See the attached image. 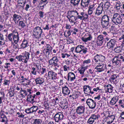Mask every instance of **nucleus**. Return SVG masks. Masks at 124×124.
Here are the masks:
<instances>
[{
	"mask_svg": "<svg viewBox=\"0 0 124 124\" xmlns=\"http://www.w3.org/2000/svg\"><path fill=\"white\" fill-rule=\"evenodd\" d=\"M43 32L41 27L37 26L34 28L33 32V37L34 38L39 39L41 37V34Z\"/></svg>",
	"mask_w": 124,
	"mask_h": 124,
	"instance_id": "obj_1",
	"label": "nucleus"
},
{
	"mask_svg": "<svg viewBox=\"0 0 124 124\" xmlns=\"http://www.w3.org/2000/svg\"><path fill=\"white\" fill-rule=\"evenodd\" d=\"M30 55L29 53L26 52L23 56L20 55L19 56H16V58L20 62L22 61L23 62L26 63L29 59Z\"/></svg>",
	"mask_w": 124,
	"mask_h": 124,
	"instance_id": "obj_2",
	"label": "nucleus"
},
{
	"mask_svg": "<svg viewBox=\"0 0 124 124\" xmlns=\"http://www.w3.org/2000/svg\"><path fill=\"white\" fill-rule=\"evenodd\" d=\"M112 20L113 22L116 25L120 23L122 21V18L120 15L117 13L114 14Z\"/></svg>",
	"mask_w": 124,
	"mask_h": 124,
	"instance_id": "obj_3",
	"label": "nucleus"
},
{
	"mask_svg": "<svg viewBox=\"0 0 124 124\" xmlns=\"http://www.w3.org/2000/svg\"><path fill=\"white\" fill-rule=\"evenodd\" d=\"M87 49L82 45L77 46L75 49V52L77 53H80L81 54H85L87 52Z\"/></svg>",
	"mask_w": 124,
	"mask_h": 124,
	"instance_id": "obj_4",
	"label": "nucleus"
},
{
	"mask_svg": "<svg viewBox=\"0 0 124 124\" xmlns=\"http://www.w3.org/2000/svg\"><path fill=\"white\" fill-rule=\"evenodd\" d=\"M59 60L56 56H54L48 61V63L49 65L53 66L54 67H59L58 64Z\"/></svg>",
	"mask_w": 124,
	"mask_h": 124,
	"instance_id": "obj_5",
	"label": "nucleus"
},
{
	"mask_svg": "<svg viewBox=\"0 0 124 124\" xmlns=\"http://www.w3.org/2000/svg\"><path fill=\"white\" fill-rule=\"evenodd\" d=\"M54 118L55 122L60 123L63 119L64 115L61 112H58L55 115Z\"/></svg>",
	"mask_w": 124,
	"mask_h": 124,
	"instance_id": "obj_6",
	"label": "nucleus"
},
{
	"mask_svg": "<svg viewBox=\"0 0 124 124\" xmlns=\"http://www.w3.org/2000/svg\"><path fill=\"white\" fill-rule=\"evenodd\" d=\"M100 116V115L98 114H94L92 115L87 121L88 123L89 124H93L96 120L98 119Z\"/></svg>",
	"mask_w": 124,
	"mask_h": 124,
	"instance_id": "obj_7",
	"label": "nucleus"
},
{
	"mask_svg": "<svg viewBox=\"0 0 124 124\" xmlns=\"http://www.w3.org/2000/svg\"><path fill=\"white\" fill-rule=\"evenodd\" d=\"M91 87L88 85H85L83 87L84 91V93L88 96H91L94 92L91 91Z\"/></svg>",
	"mask_w": 124,
	"mask_h": 124,
	"instance_id": "obj_8",
	"label": "nucleus"
},
{
	"mask_svg": "<svg viewBox=\"0 0 124 124\" xmlns=\"http://www.w3.org/2000/svg\"><path fill=\"white\" fill-rule=\"evenodd\" d=\"M98 64L97 65L95 69L97 70L96 71L99 72L103 71L106 69V65L104 64L98 62Z\"/></svg>",
	"mask_w": 124,
	"mask_h": 124,
	"instance_id": "obj_9",
	"label": "nucleus"
},
{
	"mask_svg": "<svg viewBox=\"0 0 124 124\" xmlns=\"http://www.w3.org/2000/svg\"><path fill=\"white\" fill-rule=\"evenodd\" d=\"M86 102L90 108L92 109L95 108L96 102L92 99H88L87 100Z\"/></svg>",
	"mask_w": 124,
	"mask_h": 124,
	"instance_id": "obj_10",
	"label": "nucleus"
},
{
	"mask_svg": "<svg viewBox=\"0 0 124 124\" xmlns=\"http://www.w3.org/2000/svg\"><path fill=\"white\" fill-rule=\"evenodd\" d=\"M104 56L101 55H98L97 54L94 57V60L96 62H103L105 59Z\"/></svg>",
	"mask_w": 124,
	"mask_h": 124,
	"instance_id": "obj_11",
	"label": "nucleus"
},
{
	"mask_svg": "<svg viewBox=\"0 0 124 124\" xmlns=\"http://www.w3.org/2000/svg\"><path fill=\"white\" fill-rule=\"evenodd\" d=\"M103 3H101L96 8L95 15L99 16L101 14L103 10Z\"/></svg>",
	"mask_w": 124,
	"mask_h": 124,
	"instance_id": "obj_12",
	"label": "nucleus"
},
{
	"mask_svg": "<svg viewBox=\"0 0 124 124\" xmlns=\"http://www.w3.org/2000/svg\"><path fill=\"white\" fill-rule=\"evenodd\" d=\"M116 42L117 41L116 39H111L107 43V47L109 48H113L114 46L116 45Z\"/></svg>",
	"mask_w": 124,
	"mask_h": 124,
	"instance_id": "obj_13",
	"label": "nucleus"
},
{
	"mask_svg": "<svg viewBox=\"0 0 124 124\" xmlns=\"http://www.w3.org/2000/svg\"><path fill=\"white\" fill-rule=\"evenodd\" d=\"M104 41V38L102 35H100L98 36L96 40V43L97 45L101 46Z\"/></svg>",
	"mask_w": 124,
	"mask_h": 124,
	"instance_id": "obj_14",
	"label": "nucleus"
},
{
	"mask_svg": "<svg viewBox=\"0 0 124 124\" xmlns=\"http://www.w3.org/2000/svg\"><path fill=\"white\" fill-rule=\"evenodd\" d=\"M13 20L14 21L15 24H17L18 22L22 18L21 16L18 14H17L15 13L13 15Z\"/></svg>",
	"mask_w": 124,
	"mask_h": 124,
	"instance_id": "obj_15",
	"label": "nucleus"
},
{
	"mask_svg": "<svg viewBox=\"0 0 124 124\" xmlns=\"http://www.w3.org/2000/svg\"><path fill=\"white\" fill-rule=\"evenodd\" d=\"M57 74L52 71H49L48 73V76L49 78L54 80L56 79Z\"/></svg>",
	"mask_w": 124,
	"mask_h": 124,
	"instance_id": "obj_16",
	"label": "nucleus"
},
{
	"mask_svg": "<svg viewBox=\"0 0 124 124\" xmlns=\"http://www.w3.org/2000/svg\"><path fill=\"white\" fill-rule=\"evenodd\" d=\"M85 110L84 107L80 106L77 108L76 111L78 114L81 115L84 113Z\"/></svg>",
	"mask_w": 124,
	"mask_h": 124,
	"instance_id": "obj_17",
	"label": "nucleus"
},
{
	"mask_svg": "<svg viewBox=\"0 0 124 124\" xmlns=\"http://www.w3.org/2000/svg\"><path fill=\"white\" fill-rule=\"evenodd\" d=\"M18 6L20 8H22L24 9V7L26 3V0H18L17 1Z\"/></svg>",
	"mask_w": 124,
	"mask_h": 124,
	"instance_id": "obj_18",
	"label": "nucleus"
},
{
	"mask_svg": "<svg viewBox=\"0 0 124 124\" xmlns=\"http://www.w3.org/2000/svg\"><path fill=\"white\" fill-rule=\"evenodd\" d=\"M13 39L14 43L15 44H17L19 40V34L18 32L15 33V34L14 33L13 36Z\"/></svg>",
	"mask_w": 124,
	"mask_h": 124,
	"instance_id": "obj_19",
	"label": "nucleus"
},
{
	"mask_svg": "<svg viewBox=\"0 0 124 124\" xmlns=\"http://www.w3.org/2000/svg\"><path fill=\"white\" fill-rule=\"evenodd\" d=\"M113 87L110 84H108L105 87V90L106 92L111 93L113 91Z\"/></svg>",
	"mask_w": 124,
	"mask_h": 124,
	"instance_id": "obj_20",
	"label": "nucleus"
},
{
	"mask_svg": "<svg viewBox=\"0 0 124 124\" xmlns=\"http://www.w3.org/2000/svg\"><path fill=\"white\" fill-rule=\"evenodd\" d=\"M29 46V42L26 39H24L20 45L21 48L24 49Z\"/></svg>",
	"mask_w": 124,
	"mask_h": 124,
	"instance_id": "obj_21",
	"label": "nucleus"
},
{
	"mask_svg": "<svg viewBox=\"0 0 124 124\" xmlns=\"http://www.w3.org/2000/svg\"><path fill=\"white\" fill-rule=\"evenodd\" d=\"M90 0H82L81 5L83 7H87L89 5Z\"/></svg>",
	"mask_w": 124,
	"mask_h": 124,
	"instance_id": "obj_22",
	"label": "nucleus"
},
{
	"mask_svg": "<svg viewBox=\"0 0 124 124\" xmlns=\"http://www.w3.org/2000/svg\"><path fill=\"white\" fill-rule=\"evenodd\" d=\"M62 93L64 94L67 95L70 94V90L66 86L63 87L62 88Z\"/></svg>",
	"mask_w": 124,
	"mask_h": 124,
	"instance_id": "obj_23",
	"label": "nucleus"
},
{
	"mask_svg": "<svg viewBox=\"0 0 124 124\" xmlns=\"http://www.w3.org/2000/svg\"><path fill=\"white\" fill-rule=\"evenodd\" d=\"M109 22L101 21L102 26L103 28L105 29H108Z\"/></svg>",
	"mask_w": 124,
	"mask_h": 124,
	"instance_id": "obj_24",
	"label": "nucleus"
},
{
	"mask_svg": "<svg viewBox=\"0 0 124 124\" xmlns=\"http://www.w3.org/2000/svg\"><path fill=\"white\" fill-rule=\"evenodd\" d=\"M92 38V37L91 35L89 34L88 35V37L87 38H85L82 37L81 38V39L83 42H86L88 41L91 40Z\"/></svg>",
	"mask_w": 124,
	"mask_h": 124,
	"instance_id": "obj_25",
	"label": "nucleus"
},
{
	"mask_svg": "<svg viewBox=\"0 0 124 124\" xmlns=\"http://www.w3.org/2000/svg\"><path fill=\"white\" fill-rule=\"evenodd\" d=\"M68 80L70 79V81H72L75 79V76L74 74L72 72H70L68 74Z\"/></svg>",
	"mask_w": 124,
	"mask_h": 124,
	"instance_id": "obj_26",
	"label": "nucleus"
},
{
	"mask_svg": "<svg viewBox=\"0 0 124 124\" xmlns=\"http://www.w3.org/2000/svg\"><path fill=\"white\" fill-rule=\"evenodd\" d=\"M35 81L36 84H39L40 85L42 84L44 82V79L42 78H39L36 79Z\"/></svg>",
	"mask_w": 124,
	"mask_h": 124,
	"instance_id": "obj_27",
	"label": "nucleus"
},
{
	"mask_svg": "<svg viewBox=\"0 0 124 124\" xmlns=\"http://www.w3.org/2000/svg\"><path fill=\"white\" fill-rule=\"evenodd\" d=\"M117 56H115L112 60V62L115 65H118L120 62L119 59H117Z\"/></svg>",
	"mask_w": 124,
	"mask_h": 124,
	"instance_id": "obj_28",
	"label": "nucleus"
},
{
	"mask_svg": "<svg viewBox=\"0 0 124 124\" xmlns=\"http://www.w3.org/2000/svg\"><path fill=\"white\" fill-rule=\"evenodd\" d=\"M110 3L108 1H107L104 4V8L105 11L108 10L110 7Z\"/></svg>",
	"mask_w": 124,
	"mask_h": 124,
	"instance_id": "obj_29",
	"label": "nucleus"
},
{
	"mask_svg": "<svg viewBox=\"0 0 124 124\" xmlns=\"http://www.w3.org/2000/svg\"><path fill=\"white\" fill-rule=\"evenodd\" d=\"M67 17L69 19V21L71 23L74 22L77 19V17L76 16H75L73 15L70 16L69 17L67 16Z\"/></svg>",
	"mask_w": 124,
	"mask_h": 124,
	"instance_id": "obj_30",
	"label": "nucleus"
},
{
	"mask_svg": "<svg viewBox=\"0 0 124 124\" xmlns=\"http://www.w3.org/2000/svg\"><path fill=\"white\" fill-rule=\"evenodd\" d=\"M37 97V96H36V94H34L32 95L28 94V99H29V100L31 101L33 103L35 102L34 99L36 97Z\"/></svg>",
	"mask_w": 124,
	"mask_h": 124,
	"instance_id": "obj_31",
	"label": "nucleus"
},
{
	"mask_svg": "<svg viewBox=\"0 0 124 124\" xmlns=\"http://www.w3.org/2000/svg\"><path fill=\"white\" fill-rule=\"evenodd\" d=\"M118 100V98L116 97L112 98L110 102V104L113 105L116 104Z\"/></svg>",
	"mask_w": 124,
	"mask_h": 124,
	"instance_id": "obj_32",
	"label": "nucleus"
},
{
	"mask_svg": "<svg viewBox=\"0 0 124 124\" xmlns=\"http://www.w3.org/2000/svg\"><path fill=\"white\" fill-rule=\"evenodd\" d=\"M101 21L109 22V17L108 15H105L102 17L101 19Z\"/></svg>",
	"mask_w": 124,
	"mask_h": 124,
	"instance_id": "obj_33",
	"label": "nucleus"
},
{
	"mask_svg": "<svg viewBox=\"0 0 124 124\" xmlns=\"http://www.w3.org/2000/svg\"><path fill=\"white\" fill-rule=\"evenodd\" d=\"M115 116L113 115L108 116L106 118V119L109 121L111 123H112L115 119Z\"/></svg>",
	"mask_w": 124,
	"mask_h": 124,
	"instance_id": "obj_34",
	"label": "nucleus"
},
{
	"mask_svg": "<svg viewBox=\"0 0 124 124\" xmlns=\"http://www.w3.org/2000/svg\"><path fill=\"white\" fill-rule=\"evenodd\" d=\"M19 22H18V26L21 27L23 28H24L26 26V25L24 22L23 21H19Z\"/></svg>",
	"mask_w": 124,
	"mask_h": 124,
	"instance_id": "obj_35",
	"label": "nucleus"
},
{
	"mask_svg": "<svg viewBox=\"0 0 124 124\" xmlns=\"http://www.w3.org/2000/svg\"><path fill=\"white\" fill-rule=\"evenodd\" d=\"M32 113L37 111L38 109V107L37 106H33L30 108Z\"/></svg>",
	"mask_w": 124,
	"mask_h": 124,
	"instance_id": "obj_36",
	"label": "nucleus"
},
{
	"mask_svg": "<svg viewBox=\"0 0 124 124\" xmlns=\"http://www.w3.org/2000/svg\"><path fill=\"white\" fill-rule=\"evenodd\" d=\"M33 124H41L42 122V121L39 119H35L33 120Z\"/></svg>",
	"mask_w": 124,
	"mask_h": 124,
	"instance_id": "obj_37",
	"label": "nucleus"
},
{
	"mask_svg": "<svg viewBox=\"0 0 124 124\" xmlns=\"http://www.w3.org/2000/svg\"><path fill=\"white\" fill-rule=\"evenodd\" d=\"M80 0H71L70 2L74 6L78 5Z\"/></svg>",
	"mask_w": 124,
	"mask_h": 124,
	"instance_id": "obj_38",
	"label": "nucleus"
},
{
	"mask_svg": "<svg viewBox=\"0 0 124 124\" xmlns=\"http://www.w3.org/2000/svg\"><path fill=\"white\" fill-rule=\"evenodd\" d=\"M122 49L120 46H117L115 48L114 50L117 53H119L121 51Z\"/></svg>",
	"mask_w": 124,
	"mask_h": 124,
	"instance_id": "obj_39",
	"label": "nucleus"
},
{
	"mask_svg": "<svg viewBox=\"0 0 124 124\" xmlns=\"http://www.w3.org/2000/svg\"><path fill=\"white\" fill-rule=\"evenodd\" d=\"M11 44V46H13V48L11 49L12 50V51H14L15 49L18 48V47L19 45L18 44L16 45L13 42H12Z\"/></svg>",
	"mask_w": 124,
	"mask_h": 124,
	"instance_id": "obj_40",
	"label": "nucleus"
},
{
	"mask_svg": "<svg viewBox=\"0 0 124 124\" xmlns=\"http://www.w3.org/2000/svg\"><path fill=\"white\" fill-rule=\"evenodd\" d=\"M14 33H11L9 34L8 36V38L9 41H10L12 43V37H13V36Z\"/></svg>",
	"mask_w": 124,
	"mask_h": 124,
	"instance_id": "obj_41",
	"label": "nucleus"
},
{
	"mask_svg": "<svg viewBox=\"0 0 124 124\" xmlns=\"http://www.w3.org/2000/svg\"><path fill=\"white\" fill-rule=\"evenodd\" d=\"M71 33L70 31L69 30L65 31L64 32V35L66 37H69Z\"/></svg>",
	"mask_w": 124,
	"mask_h": 124,
	"instance_id": "obj_42",
	"label": "nucleus"
},
{
	"mask_svg": "<svg viewBox=\"0 0 124 124\" xmlns=\"http://www.w3.org/2000/svg\"><path fill=\"white\" fill-rule=\"evenodd\" d=\"M41 2V1L40 2L39 4V5H43L42 6H40L39 7L40 8H41V10L43 9L44 8V6H45L46 4L48 2H43L42 3H41V4H40Z\"/></svg>",
	"mask_w": 124,
	"mask_h": 124,
	"instance_id": "obj_43",
	"label": "nucleus"
},
{
	"mask_svg": "<svg viewBox=\"0 0 124 124\" xmlns=\"http://www.w3.org/2000/svg\"><path fill=\"white\" fill-rule=\"evenodd\" d=\"M117 77H118V75L114 74L111 76L110 79L112 80L113 81L117 78Z\"/></svg>",
	"mask_w": 124,
	"mask_h": 124,
	"instance_id": "obj_44",
	"label": "nucleus"
},
{
	"mask_svg": "<svg viewBox=\"0 0 124 124\" xmlns=\"http://www.w3.org/2000/svg\"><path fill=\"white\" fill-rule=\"evenodd\" d=\"M44 12L41 11H40L39 12L38 14L39 16L41 18H43L44 16Z\"/></svg>",
	"mask_w": 124,
	"mask_h": 124,
	"instance_id": "obj_45",
	"label": "nucleus"
},
{
	"mask_svg": "<svg viewBox=\"0 0 124 124\" xmlns=\"http://www.w3.org/2000/svg\"><path fill=\"white\" fill-rule=\"evenodd\" d=\"M119 103L121 105V107L122 108H124V100H120L119 101Z\"/></svg>",
	"mask_w": 124,
	"mask_h": 124,
	"instance_id": "obj_46",
	"label": "nucleus"
},
{
	"mask_svg": "<svg viewBox=\"0 0 124 124\" xmlns=\"http://www.w3.org/2000/svg\"><path fill=\"white\" fill-rule=\"evenodd\" d=\"M46 72V69L45 68H42L41 69V70L39 74H43L44 73Z\"/></svg>",
	"mask_w": 124,
	"mask_h": 124,
	"instance_id": "obj_47",
	"label": "nucleus"
},
{
	"mask_svg": "<svg viewBox=\"0 0 124 124\" xmlns=\"http://www.w3.org/2000/svg\"><path fill=\"white\" fill-rule=\"evenodd\" d=\"M17 114L18 115V117L19 118H24V115L23 114L21 113L17 112Z\"/></svg>",
	"mask_w": 124,
	"mask_h": 124,
	"instance_id": "obj_48",
	"label": "nucleus"
},
{
	"mask_svg": "<svg viewBox=\"0 0 124 124\" xmlns=\"http://www.w3.org/2000/svg\"><path fill=\"white\" fill-rule=\"evenodd\" d=\"M95 5L94 4L90 5L89 8V9L93 11L95 10Z\"/></svg>",
	"mask_w": 124,
	"mask_h": 124,
	"instance_id": "obj_49",
	"label": "nucleus"
},
{
	"mask_svg": "<svg viewBox=\"0 0 124 124\" xmlns=\"http://www.w3.org/2000/svg\"><path fill=\"white\" fill-rule=\"evenodd\" d=\"M4 92H0V99L2 100L4 96Z\"/></svg>",
	"mask_w": 124,
	"mask_h": 124,
	"instance_id": "obj_50",
	"label": "nucleus"
},
{
	"mask_svg": "<svg viewBox=\"0 0 124 124\" xmlns=\"http://www.w3.org/2000/svg\"><path fill=\"white\" fill-rule=\"evenodd\" d=\"M25 111L26 113L28 114L32 113L30 108H26L25 109Z\"/></svg>",
	"mask_w": 124,
	"mask_h": 124,
	"instance_id": "obj_51",
	"label": "nucleus"
},
{
	"mask_svg": "<svg viewBox=\"0 0 124 124\" xmlns=\"http://www.w3.org/2000/svg\"><path fill=\"white\" fill-rule=\"evenodd\" d=\"M9 96L10 97H12L13 96L14 94V91H10L9 93Z\"/></svg>",
	"mask_w": 124,
	"mask_h": 124,
	"instance_id": "obj_52",
	"label": "nucleus"
},
{
	"mask_svg": "<svg viewBox=\"0 0 124 124\" xmlns=\"http://www.w3.org/2000/svg\"><path fill=\"white\" fill-rule=\"evenodd\" d=\"M30 3L26 4V6L24 9L26 11H27L28 10V9L30 8Z\"/></svg>",
	"mask_w": 124,
	"mask_h": 124,
	"instance_id": "obj_53",
	"label": "nucleus"
},
{
	"mask_svg": "<svg viewBox=\"0 0 124 124\" xmlns=\"http://www.w3.org/2000/svg\"><path fill=\"white\" fill-rule=\"evenodd\" d=\"M36 67H37V71L39 73H40V72L41 69V66L39 65L37 66L36 65Z\"/></svg>",
	"mask_w": 124,
	"mask_h": 124,
	"instance_id": "obj_54",
	"label": "nucleus"
},
{
	"mask_svg": "<svg viewBox=\"0 0 124 124\" xmlns=\"http://www.w3.org/2000/svg\"><path fill=\"white\" fill-rule=\"evenodd\" d=\"M2 111L1 112L0 114V117L2 119H7L6 116L3 113H2Z\"/></svg>",
	"mask_w": 124,
	"mask_h": 124,
	"instance_id": "obj_55",
	"label": "nucleus"
},
{
	"mask_svg": "<svg viewBox=\"0 0 124 124\" xmlns=\"http://www.w3.org/2000/svg\"><path fill=\"white\" fill-rule=\"evenodd\" d=\"M47 50L48 51H51L52 49V47L49 45H47L46 46Z\"/></svg>",
	"mask_w": 124,
	"mask_h": 124,
	"instance_id": "obj_56",
	"label": "nucleus"
},
{
	"mask_svg": "<svg viewBox=\"0 0 124 124\" xmlns=\"http://www.w3.org/2000/svg\"><path fill=\"white\" fill-rule=\"evenodd\" d=\"M37 113H38V115L41 114L42 113H43L45 112V111L44 110H41L40 109H38L37 110Z\"/></svg>",
	"mask_w": 124,
	"mask_h": 124,
	"instance_id": "obj_57",
	"label": "nucleus"
},
{
	"mask_svg": "<svg viewBox=\"0 0 124 124\" xmlns=\"http://www.w3.org/2000/svg\"><path fill=\"white\" fill-rule=\"evenodd\" d=\"M85 71L83 69L81 68V69L79 70V72L81 74H83L84 73Z\"/></svg>",
	"mask_w": 124,
	"mask_h": 124,
	"instance_id": "obj_58",
	"label": "nucleus"
},
{
	"mask_svg": "<svg viewBox=\"0 0 124 124\" xmlns=\"http://www.w3.org/2000/svg\"><path fill=\"white\" fill-rule=\"evenodd\" d=\"M91 60L90 59H88L87 60H85L83 61V63L88 64L90 62Z\"/></svg>",
	"mask_w": 124,
	"mask_h": 124,
	"instance_id": "obj_59",
	"label": "nucleus"
},
{
	"mask_svg": "<svg viewBox=\"0 0 124 124\" xmlns=\"http://www.w3.org/2000/svg\"><path fill=\"white\" fill-rule=\"evenodd\" d=\"M49 25H47L45 27H44L43 29L45 30H48L50 29L49 27Z\"/></svg>",
	"mask_w": 124,
	"mask_h": 124,
	"instance_id": "obj_60",
	"label": "nucleus"
},
{
	"mask_svg": "<svg viewBox=\"0 0 124 124\" xmlns=\"http://www.w3.org/2000/svg\"><path fill=\"white\" fill-rule=\"evenodd\" d=\"M119 60H120V62L122 61L124 62V56H121L119 59Z\"/></svg>",
	"mask_w": 124,
	"mask_h": 124,
	"instance_id": "obj_61",
	"label": "nucleus"
},
{
	"mask_svg": "<svg viewBox=\"0 0 124 124\" xmlns=\"http://www.w3.org/2000/svg\"><path fill=\"white\" fill-rule=\"evenodd\" d=\"M120 117H121L122 118L124 119V111L121 113Z\"/></svg>",
	"mask_w": 124,
	"mask_h": 124,
	"instance_id": "obj_62",
	"label": "nucleus"
},
{
	"mask_svg": "<svg viewBox=\"0 0 124 124\" xmlns=\"http://www.w3.org/2000/svg\"><path fill=\"white\" fill-rule=\"evenodd\" d=\"M66 28L67 29H70L71 28V26L68 24H66Z\"/></svg>",
	"mask_w": 124,
	"mask_h": 124,
	"instance_id": "obj_63",
	"label": "nucleus"
},
{
	"mask_svg": "<svg viewBox=\"0 0 124 124\" xmlns=\"http://www.w3.org/2000/svg\"><path fill=\"white\" fill-rule=\"evenodd\" d=\"M121 37L122 39H124L123 40L122 43V45L123 46H124V35L122 34L121 36Z\"/></svg>",
	"mask_w": 124,
	"mask_h": 124,
	"instance_id": "obj_64",
	"label": "nucleus"
}]
</instances>
